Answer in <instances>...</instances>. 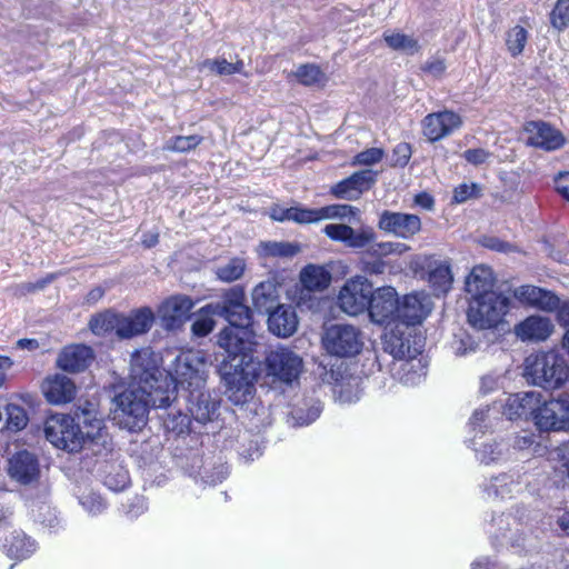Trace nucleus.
<instances>
[{
    "mask_svg": "<svg viewBox=\"0 0 569 569\" xmlns=\"http://www.w3.org/2000/svg\"><path fill=\"white\" fill-rule=\"evenodd\" d=\"M511 300L500 291L471 297L467 310L469 325L479 330L497 328L509 312Z\"/></svg>",
    "mask_w": 569,
    "mask_h": 569,
    "instance_id": "20e7f679",
    "label": "nucleus"
},
{
    "mask_svg": "<svg viewBox=\"0 0 569 569\" xmlns=\"http://www.w3.org/2000/svg\"><path fill=\"white\" fill-rule=\"evenodd\" d=\"M395 243L392 242H380L373 247V252L380 256H387L396 251Z\"/></svg>",
    "mask_w": 569,
    "mask_h": 569,
    "instance_id": "e2e57ef3",
    "label": "nucleus"
},
{
    "mask_svg": "<svg viewBox=\"0 0 569 569\" xmlns=\"http://www.w3.org/2000/svg\"><path fill=\"white\" fill-rule=\"evenodd\" d=\"M376 181L371 170H360L340 180L330 188V194L337 199L357 200L360 196L370 190Z\"/></svg>",
    "mask_w": 569,
    "mask_h": 569,
    "instance_id": "a211bd4d",
    "label": "nucleus"
},
{
    "mask_svg": "<svg viewBox=\"0 0 569 569\" xmlns=\"http://www.w3.org/2000/svg\"><path fill=\"white\" fill-rule=\"evenodd\" d=\"M17 346L20 349L36 350L40 345L37 339L22 338L17 341Z\"/></svg>",
    "mask_w": 569,
    "mask_h": 569,
    "instance_id": "0e129e2a",
    "label": "nucleus"
},
{
    "mask_svg": "<svg viewBox=\"0 0 569 569\" xmlns=\"http://www.w3.org/2000/svg\"><path fill=\"white\" fill-rule=\"evenodd\" d=\"M411 144L408 142L398 143L392 150V166L406 167L411 158Z\"/></svg>",
    "mask_w": 569,
    "mask_h": 569,
    "instance_id": "c03bdc74",
    "label": "nucleus"
},
{
    "mask_svg": "<svg viewBox=\"0 0 569 569\" xmlns=\"http://www.w3.org/2000/svg\"><path fill=\"white\" fill-rule=\"evenodd\" d=\"M2 550L11 559H24L33 551V542L23 532H11L2 542Z\"/></svg>",
    "mask_w": 569,
    "mask_h": 569,
    "instance_id": "c85d7f7f",
    "label": "nucleus"
},
{
    "mask_svg": "<svg viewBox=\"0 0 569 569\" xmlns=\"http://www.w3.org/2000/svg\"><path fill=\"white\" fill-rule=\"evenodd\" d=\"M375 240L372 231H356L352 228V234L347 239L346 244L351 248H363Z\"/></svg>",
    "mask_w": 569,
    "mask_h": 569,
    "instance_id": "49530a36",
    "label": "nucleus"
},
{
    "mask_svg": "<svg viewBox=\"0 0 569 569\" xmlns=\"http://www.w3.org/2000/svg\"><path fill=\"white\" fill-rule=\"evenodd\" d=\"M359 210L350 204H329L320 208L321 221L335 218H351L358 214Z\"/></svg>",
    "mask_w": 569,
    "mask_h": 569,
    "instance_id": "58836bf2",
    "label": "nucleus"
},
{
    "mask_svg": "<svg viewBox=\"0 0 569 569\" xmlns=\"http://www.w3.org/2000/svg\"><path fill=\"white\" fill-rule=\"evenodd\" d=\"M397 340L399 341V345L397 347H391L390 353H392L395 358H403L406 356L405 343L400 338Z\"/></svg>",
    "mask_w": 569,
    "mask_h": 569,
    "instance_id": "774afa93",
    "label": "nucleus"
},
{
    "mask_svg": "<svg viewBox=\"0 0 569 569\" xmlns=\"http://www.w3.org/2000/svg\"><path fill=\"white\" fill-rule=\"evenodd\" d=\"M58 278L57 273H48L44 277L32 282L33 292L43 290L47 286L53 282Z\"/></svg>",
    "mask_w": 569,
    "mask_h": 569,
    "instance_id": "bf43d9fd",
    "label": "nucleus"
},
{
    "mask_svg": "<svg viewBox=\"0 0 569 569\" xmlns=\"http://www.w3.org/2000/svg\"><path fill=\"white\" fill-rule=\"evenodd\" d=\"M214 320L209 317H201L193 321L192 332L198 337H206L214 329Z\"/></svg>",
    "mask_w": 569,
    "mask_h": 569,
    "instance_id": "09e8293b",
    "label": "nucleus"
},
{
    "mask_svg": "<svg viewBox=\"0 0 569 569\" xmlns=\"http://www.w3.org/2000/svg\"><path fill=\"white\" fill-rule=\"evenodd\" d=\"M297 81L305 87H312L326 80L321 68L313 63H305L298 67L295 72Z\"/></svg>",
    "mask_w": 569,
    "mask_h": 569,
    "instance_id": "2f4dec72",
    "label": "nucleus"
},
{
    "mask_svg": "<svg viewBox=\"0 0 569 569\" xmlns=\"http://www.w3.org/2000/svg\"><path fill=\"white\" fill-rule=\"evenodd\" d=\"M158 242H159V234L158 233L146 234L143 240H142V244L146 248H152V247L157 246Z\"/></svg>",
    "mask_w": 569,
    "mask_h": 569,
    "instance_id": "338daca9",
    "label": "nucleus"
},
{
    "mask_svg": "<svg viewBox=\"0 0 569 569\" xmlns=\"http://www.w3.org/2000/svg\"><path fill=\"white\" fill-rule=\"evenodd\" d=\"M292 221L298 224H310L321 221L320 208L291 207Z\"/></svg>",
    "mask_w": 569,
    "mask_h": 569,
    "instance_id": "a19ab883",
    "label": "nucleus"
},
{
    "mask_svg": "<svg viewBox=\"0 0 569 569\" xmlns=\"http://www.w3.org/2000/svg\"><path fill=\"white\" fill-rule=\"evenodd\" d=\"M214 315L229 323L218 335V345L226 351L219 366L226 395L233 405L242 406L253 398L260 373V362L253 356L252 310L246 305L243 288H230L216 305Z\"/></svg>",
    "mask_w": 569,
    "mask_h": 569,
    "instance_id": "f257e3e1",
    "label": "nucleus"
},
{
    "mask_svg": "<svg viewBox=\"0 0 569 569\" xmlns=\"http://www.w3.org/2000/svg\"><path fill=\"white\" fill-rule=\"evenodd\" d=\"M431 302L425 293L413 292L399 299L397 310V325H420L430 313Z\"/></svg>",
    "mask_w": 569,
    "mask_h": 569,
    "instance_id": "f3484780",
    "label": "nucleus"
},
{
    "mask_svg": "<svg viewBox=\"0 0 569 569\" xmlns=\"http://www.w3.org/2000/svg\"><path fill=\"white\" fill-rule=\"evenodd\" d=\"M383 40L387 46L397 51H406L413 54L419 51L420 46L418 41L402 32H385Z\"/></svg>",
    "mask_w": 569,
    "mask_h": 569,
    "instance_id": "7c9ffc66",
    "label": "nucleus"
},
{
    "mask_svg": "<svg viewBox=\"0 0 569 569\" xmlns=\"http://www.w3.org/2000/svg\"><path fill=\"white\" fill-rule=\"evenodd\" d=\"M496 278L490 267L479 264L475 266L466 279V291L471 296H480L485 292H491Z\"/></svg>",
    "mask_w": 569,
    "mask_h": 569,
    "instance_id": "a878e982",
    "label": "nucleus"
},
{
    "mask_svg": "<svg viewBox=\"0 0 569 569\" xmlns=\"http://www.w3.org/2000/svg\"><path fill=\"white\" fill-rule=\"evenodd\" d=\"M559 459L553 466V481L557 486H569V457L559 453Z\"/></svg>",
    "mask_w": 569,
    "mask_h": 569,
    "instance_id": "79ce46f5",
    "label": "nucleus"
},
{
    "mask_svg": "<svg viewBox=\"0 0 569 569\" xmlns=\"http://www.w3.org/2000/svg\"><path fill=\"white\" fill-rule=\"evenodd\" d=\"M368 303V315L373 323L379 326H397V310L399 296L390 286L372 289Z\"/></svg>",
    "mask_w": 569,
    "mask_h": 569,
    "instance_id": "9d476101",
    "label": "nucleus"
},
{
    "mask_svg": "<svg viewBox=\"0 0 569 569\" xmlns=\"http://www.w3.org/2000/svg\"><path fill=\"white\" fill-rule=\"evenodd\" d=\"M481 197V188L479 184L472 182L460 183L453 188L451 203H463L469 199H477Z\"/></svg>",
    "mask_w": 569,
    "mask_h": 569,
    "instance_id": "ea45409f",
    "label": "nucleus"
},
{
    "mask_svg": "<svg viewBox=\"0 0 569 569\" xmlns=\"http://www.w3.org/2000/svg\"><path fill=\"white\" fill-rule=\"evenodd\" d=\"M415 203L426 210H432L435 207V199L430 193L421 191L415 196Z\"/></svg>",
    "mask_w": 569,
    "mask_h": 569,
    "instance_id": "4d7b16f0",
    "label": "nucleus"
},
{
    "mask_svg": "<svg viewBox=\"0 0 569 569\" xmlns=\"http://www.w3.org/2000/svg\"><path fill=\"white\" fill-rule=\"evenodd\" d=\"M81 503L90 513L93 515L101 513L107 507L104 500L96 493H90L83 497Z\"/></svg>",
    "mask_w": 569,
    "mask_h": 569,
    "instance_id": "de8ad7c7",
    "label": "nucleus"
},
{
    "mask_svg": "<svg viewBox=\"0 0 569 569\" xmlns=\"http://www.w3.org/2000/svg\"><path fill=\"white\" fill-rule=\"evenodd\" d=\"M558 526L562 531H565L569 536V510H566L559 518H558Z\"/></svg>",
    "mask_w": 569,
    "mask_h": 569,
    "instance_id": "69168bd1",
    "label": "nucleus"
},
{
    "mask_svg": "<svg viewBox=\"0 0 569 569\" xmlns=\"http://www.w3.org/2000/svg\"><path fill=\"white\" fill-rule=\"evenodd\" d=\"M526 375L545 390H558L569 380V366L559 353L540 351L526 359Z\"/></svg>",
    "mask_w": 569,
    "mask_h": 569,
    "instance_id": "7ed1b4c3",
    "label": "nucleus"
},
{
    "mask_svg": "<svg viewBox=\"0 0 569 569\" xmlns=\"http://www.w3.org/2000/svg\"><path fill=\"white\" fill-rule=\"evenodd\" d=\"M386 267H387L386 262L379 258L373 259V260H365L362 262V271L370 276L382 274L386 270Z\"/></svg>",
    "mask_w": 569,
    "mask_h": 569,
    "instance_id": "603ef678",
    "label": "nucleus"
},
{
    "mask_svg": "<svg viewBox=\"0 0 569 569\" xmlns=\"http://www.w3.org/2000/svg\"><path fill=\"white\" fill-rule=\"evenodd\" d=\"M323 232L329 239L346 243L352 234V227L342 223H330L323 228Z\"/></svg>",
    "mask_w": 569,
    "mask_h": 569,
    "instance_id": "37998d69",
    "label": "nucleus"
},
{
    "mask_svg": "<svg viewBox=\"0 0 569 569\" xmlns=\"http://www.w3.org/2000/svg\"><path fill=\"white\" fill-rule=\"evenodd\" d=\"M131 373L134 379L146 387L153 388L159 373V367L153 352L149 348L134 350L131 355Z\"/></svg>",
    "mask_w": 569,
    "mask_h": 569,
    "instance_id": "412c9836",
    "label": "nucleus"
},
{
    "mask_svg": "<svg viewBox=\"0 0 569 569\" xmlns=\"http://www.w3.org/2000/svg\"><path fill=\"white\" fill-rule=\"evenodd\" d=\"M550 24L559 32L569 28V0H557L550 14Z\"/></svg>",
    "mask_w": 569,
    "mask_h": 569,
    "instance_id": "c9c22d12",
    "label": "nucleus"
},
{
    "mask_svg": "<svg viewBox=\"0 0 569 569\" xmlns=\"http://www.w3.org/2000/svg\"><path fill=\"white\" fill-rule=\"evenodd\" d=\"M519 298L528 305L547 312H553L559 307L560 298L552 291L536 286H521Z\"/></svg>",
    "mask_w": 569,
    "mask_h": 569,
    "instance_id": "393cba45",
    "label": "nucleus"
},
{
    "mask_svg": "<svg viewBox=\"0 0 569 569\" xmlns=\"http://www.w3.org/2000/svg\"><path fill=\"white\" fill-rule=\"evenodd\" d=\"M453 281L449 263L440 262L428 273V282L432 293L437 297L445 296L451 289Z\"/></svg>",
    "mask_w": 569,
    "mask_h": 569,
    "instance_id": "c756f323",
    "label": "nucleus"
},
{
    "mask_svg": "<svg viewBox=\"0 0 569 569\" xmlns=\"http://www.w3.org/2000/svg\"><path fill=\"white\" fill-rule=\"evenodd\" d=\"M262 250L267 257H292L298 253L299 248L297 244L290 242H263Z\"/></svg>",
    "mask_w": 569,
    "mask_h": 569,
    "instance_id": "e433bc0d",
    "label": "nucleus"
},
{
    "mask_svg": "<svg viewBox=\"0 0 569 569\" xmlns=\"http://www.w3.org/2000/svg\"><path fill=\"white\" fill-rule=\"evenodd\" d=\"M203 141V137L199 134L174 136L170 138L164 147L171 152L186 153L198 148Z\"/></svg>",
    "mask_w": 569,
    "mask_h": 569,
    "instance_id": "f704fd0d",
    "label": "nucleus"
},
{
    "mask_svg": "<svg viewBox=\"0 0 569 569\" xmlns=\"http://www.w3.org/2000/svg\"><path fill=\"white\" fill-rule=\"evenodd\" d=\"M527 41L528 31L522 26H515L507 31L506 46L513 58L523 52Z\"/></svg>",
    "mask_w": 569,
    "mask_h": 569,
    "instance_id": "473e14b6",
    "label": "nucleus"
},
{
    "mask_svg": "<svg viewBox=\"0 0 569 569\" xmlns=\"http://www.w3.org/2000/svg\"><path fill=\"white\" fill-rule=\"evenodd\" d=\"M517 402V415L530 418L539 431H569V393L546 400L541 392L528 391Z\"/></svg>",
    "mask_w": 569,
    "mask_h": 569,
    "instance_id": "f03ea898",
    "label": "nucleus"
},
{
    "mask_svg": "<svg viewBox=\"0 0 569 569\" xmlns=\"http://www.w3.org/2000/svg\"><path fill=\"white\" fill-rule=\"evenodd\" d=\"M268 329L280 338L292 336L298 328V316L296 309L290 305H279L268 312Z\"/></svg>",
    "mask_w": 569,
    "mask_h": 569,
    "instance_id": "4be33fe9",
    "label": "nucleus"
},
{
    "mask_svg": "<svg viewBox=\"0 0 569 569\" xmlns=\"http://www.w3.org/2000/svg\"><path fill=\"white\" fill-rule=\"evenodd\" d=\"M244 263L238 258L231 259L227 264L220 267L217 271L218 279L223 282H233L242 277Z\"/></svg>",
    "mask_w": 569,
    "mask_h": 569,
    "instance_id": "4c0bfd02",
    "label": "nucleus"
},
{
    "mask_svg": "<svg viewBox=\"0 0 569 569\" xmlns=\"http://www.w3.org/2000/svg\"><path fill=\"white\" fill-rule=\"evenodd\" d=\"M378 227L399 238L410 239L420 231L421 220L417 214L385 210L379 217Z\"/></svg>",
    "mask_w": 569,
    "mask_h": 569,
    "instance_id": "dca6fc26",
    "label": "nucleus"
},
{
    "mask_svg": "<svg viewBox=\"0 0 569 569\" xmlns=\"http://www.w3.org/2000/svg\"><path fill=\"white\" fill-rule=\"evenodd\" d=\"M462 124L463 121L459 113L445 109L425 116L421 120V131L429 142L435 143L451 136Z\"/></svg>",
    "mask_w": 569,
    "mask_h": 569,
    "instance_id": "9b49d317",
    "label": "nucleus"
},
{
    "mask_svg": "<svg viewBox=\"0 0 569 569\" xmlns=\"http://www.w3.org/2000/svg\"><path fill=\"white\" fill-rule=\"evenodd\" d=\"M260 362V372L264 366L266 376L274 381L291 383L299 378L302 370V359L292 350L284 347H277L266 352L263 362ZM261 373H259V377Z\"/></svg>",
    "mask_w": 569,
    "mask_h": 569,
    "instance_id": "6e6552de",
    "label": "nucleus"
},
{
    "mask_svg": "<svg viewBox=\"0 0 569 569\" xmlns=\"http://www.w3.org/2000/svg\"><path fill=\"white\" fill-rule=\"evenodd\" d=\"M94 357V351L90 346L70 343L59 351L56 367L63 372L80 373L90 367Z\"/></svg>",
    "mask_w": 569,
    "mask_h": 569,
    "instance_id": "4468645a",
    "label": "nucleus"
},
{
    "mask_svg": "<svg viewBox=\"0 0 569 569\" xmlns=\"http://www.w3.org/2000/svg\"><path fill=\"white\" fill-rule=\"evenodd\" d=\"M9 472L14 480L22 485L37 482L40 478L39 460L28 450H20L10 459Z\"/></svg>",
    "mask_w": 569,
    "mask_h": 569,
    "instance_id": "aec40b11",
    "label": "nucleus"
},
{
    "mask_svg": "<svg viewBox=\"0 0 569 569\" xmlns=\"http://www.w3.org/2000/svg\"><path fill=\"white\" fill-rule=\"evenodd\" d=\"M117 476L120 478V480L114 482L113 481L114 480L113 476L110 475V473L107 475L106 476V480H104L106 485L109 486L113 490H120V489L126 488L128 486V483H129V476H128V473L127 472H119Z\"/></svg>",
    "mask_w": 569,
    "mask_h": 569,
    "instance_id": "6e6d98bb",
    "label": "nucleus"
},
{
    "mask_svg": "<svg viewBox=\"0 0 569 569\" xmlns=\"http://www.w3.org/2000/svg\"><path fill=\"white\" fill-rule=\"evenodd\" d=\"M270 217L274 221L284 222V221H292V210L290 208H281L277 207L273 208Z\"/></svg>",
    "mask_w": 569,
    "mask_h": 569,
    "instance_id": "13d9d810",
    "label": "nucleus"
},
{
    "mask_svg": "<svg viewBox=\"0 0 569 569\" xmlns=\"http://www.w3.org/2000/svg\"><path fill=\"white\" fill-rule=\"evenodd\" d=\"M555 311L558 323L569 329V300L559 301V307Z\"/></svg>",
    "mask_w": 569,
    "mask_h": 569,
    "instance_id": "5fc2aeb1",
    "label": "nucleus"
},
{
    "mask_svg": "<svg viewBox=\"0 0 569 569\" xmlns=\"http://www.w3.org/2000/svg\"><path fill=\"white\" fill-rule=\"evenodd\" d=\"M383 158V150L380 148H369L359 152L355 157V162L363 166H371L378 163Z\"/></svg>",
    "mask_w": 569,
    "mask_h": 569,
    "instance_id": "a18cd8bd",
    "label": "nucleus"
},
{
    "mask_svg": "<svg viewBox=\"0 0 569 569\" xmlns=\"http://www.w3.org/2000/svg\"><path fill=\"white\" fill-rule=\"evenodd\" d=\"M104 296V289L101 287L92 288L86 296V302L88 305L97 303Z\"/></svg>",
    "mask_w": 569,
    "mask_h": 569,
    "instance_id": "052dcab7",
    "label": "nucleus"
},
{
    "mask_svg": "<svg viewBox=\"0 0 569 569\" xmlns=\"http://www.w3.org/2000/svg\"><path fill=\"white\" fill-rule=\"evenodd\" d=\"M523 131L528 133L526 144L551 152L561 149L566 144L565 134L543 120H531L523 124Z\"/></svg>",
    "mask_w": 569,
    "mask_h": 569,
    "instance_id": "f8f14e48",
    "label": "nucleus"
},
{
    "mask_svg": "<svg viewBox=\"0 0 569 569\" xmlns=\"http://www.w3.org/2000/svg\"><path fill=\"white\" fill-rule=\"evenodd\" d=\"M43 431L50 443L68 452H79L87 437L93 439L89 433L84 435L74 418L68 413H52L47 417Z\"/></svg>",
    "mask_w": 569,
    "mask_h": 569,
    "instance_id": "423d86ee",
    "label": "nucleus"
},
{
    "mask_svg": "<svg viewBox=\"0 0 569 569\" xmlns=\"http://www.w3.org/2000/svg\"><path fill=\"white\" fill-rule=\"evenodd\" d=\"M489 156V152L481 148L467 149L463 153L465 159L475 166L485 163Z\"/></svg>",
    "mask_w": 569,
    "mask_h": 569,
    "instance_id": "8fccbe9b",
    "label": "nucleus"
},
{
    "mask_svg": "<svg viewBox=\"0 0 569 569\" xmlns=\"http://www.w3.org/2000/svg\"><path fill=\"white\" fill-rule=\"evenodd\" d=\"M156 322L151 307L143 306L131 309L128 313L120 312V326L117 330L119 340H130L148 333Z\"/></svg>",
    "mask_w": 569,
    "mask_h": 569,
    "instance_id": "ddd939ff",
    "label": "nucleus"
},
{
    "mask_svg": "<svg viewBox=\"0 0 569 569\" xmlns=\"http://www.w3.org/2000/svg\"><path fill=\"white\" fill-rule=\"evenodd\" d=\"M445 59H433L422 66V71L435 77H441L446 72Z\"/></svg>",
    "mask_w": 569,
    "mask_h": 569,
    "instance_id": "3c124183",
    "label": "nucleus"
},
{
    "mask_svg": "<svg viewBox=\"0 0 569 569\" xmlns=\"http://www.w3.org/2000/svg\"><path fill=\"white\" fill-rule=\"evenodd\" d=\"M515 332L522 341H546L553 332V323L547 317L533 315L520 321Z\"/></svg>",
    "mask_w": 569,
    "mask_h": 569,
    "instance_id": "5701e85b",
    "label": "nucleus"
},
{
    "mask_svg": "<svg viewBox=\"0 0 569 569\" xmlns=\"http://www.w3.org/2000/svg\"><path fill=\"white\" fill-rule=\"evenodd\" d=\"M203 66L209 67L220 76L231 74V62H228L223 58L213 60L208 59L203 62Z\"/></svg>",
    "mask_w": 569,
    "mask_h": 569,
    "instance_id": "864d4df0",
    "label": "nucleus"
},
{
    "mask_svg": "<svg viewBox=\"0 0 569 569\" xmlns=\"http://www.w3.org/2000/svg\"><path fill=\"white\" fill-rule=\"evenodd\" d=\"M302 289L307 291H322L331 282V273L322 266L307 264L299 274Z\"/></svg>",
    "mask_w": 569,
    "mask_h": 569,
    "instance_id": "cd10ccee",
    "label": "nucleus"
},
{
    "mask_svg": "<svg viewBox=\"0 0 569 569\" xmlns=\"http://www.w3.org/2000/svg\"><path fill=\"white\" fill-rule=\"evenodd\" d=\"M32 293H34L32 282H22L13 288V295L18 298L26 297Z\"/></svg>",
    "mask_w": 569,
    "mask_h": 569,
    "instance_id": "680f3d73",
    "label": "nucleus"
},
{
    "mask_svg": "<svg viewBox=\"0 0 569 569\" xmlns=\"http://www.w3.org/2000/svg\"><path fill=\"white\" fill-rule=\"evenodd\" d=\"M40 389L46 401L53 406L70 403L77 396L74 381L62 373L48 375L42 380Z\"/></svg>",
    "mask_w": 569,
    "mask_h": 569,
    "instance_id": "2eb2a0df",
    "label": "nucleus"
},
{
    "mask_svg": "<svg viewBox=\"0 0 569 569\" xmlns=\"http://www.w3.org/2000/svg\"><path fill=\"white\" fill-rule=\"evenodd\" d=\"M372 291V283L365 277L356 276L348 279L341 287L337 303L349 316H358L366 311Z\"/></svg>",
    "mask_w": 569,
    "mask_h": 569,
    "instance_id": "1a4fd4ad",
    "label": "nucleus"
},
{
    "mask_svg": "<svg viewBox=\"0 0 569 569\" xmlns=\"http://www.w3.org/2000/svg\"><path fill=\"white\" fill-rule=\"evenodd\" d=\"M150 393L144 388H126L114 396L116 419L129 431L141 430L148 420Z\"/></svg>",
    "mask_w": 569,
    "mask_h": 569,
    "instance_id": "39448f33",
    "label": "nucleus"
},
{
    "mask_svg": "<svg viewBox=\"0 0 569 569\" xmlns=\"http://www.w3.org/2000/svg\"><path fill=\"white\" fill-rule=\"evenodd\" d=\"M120 326V311L109 308L92 315L88 327L90 331L98 337L114 335Z\"/></svg>",
    "mask_w": 569,
    "mask_h": 569,
    "instance_id": "bb28decb",
    "label": "nucleus"
},
{
    "mask_svg": "<svg viewBox=\"0 0 569 569\" xmlns=\"http://www.w3.org/2000/svg\"><path fill=\"white\" fill-rule=\"evenodd\" d=\"M6 427L10 431H20L24 429L29 422L27 410L16 403H8L6 406Z\"/></svg>",
    "mask_w": 569,
    "mask_h": 569,
    "instance_id": "72a5a7b5",
    "label": "nucleus"
},
{
    "mask_svg": "<svg viewBox=\"0 0 569 569\" xmlns=\"http://www.w3.org/2000/svg\"><path fill=\"white\" fill-rule=\"evenodd\" d=\"M194 303L188 296H172L168 298L160 307V318L167 329L180 327L189 319Z\"/></svg>",
    "mask_w": 569,
    "mask_h": 569,
    "instance_id": "6ab92c4d",
    "label": "nucleus"
},
{
    "mask_svg": "<svg viewBox=\"0 0 569 569\" xmlns=\"http://www.w3.org/2000/svg\"><path fill=\"white\" fill-rule=\"evenodd\" d=\"M280 284L274 280L259 282L252 290V303L260 313H268L278 307L280 299Z\"/></svg>",
    "mask_w": 569,
    "mask_h": 569,
    "instance_id": "b1692460",
    "label": "nucleus"
},
{
    "mask_svg": "<svg viewBox=\"0 0 569 569\" xmlns=\"http://www.w3.org/2000/svg\"><path fill=\"white\" fill-rule=\"evenodd\" d=\"M322 345L331 356L351 358L362 350V332L355 326L336 323L325 331Z\"/></svg>",
    "mask_w": 569,
    "mask_h": 569,
    "instance_id": "0eeeda50",
    "label": "nucleus"
}]
</instances>
